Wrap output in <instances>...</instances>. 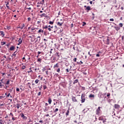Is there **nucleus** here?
I'll return each instance as SVG.
<instances>
[{
    "instance_id": "nucleus-1",
    "label": "nucleus",
    "mask_w": 124,
    "mask_h": 124,
    "mask_svg": "<svg viewBox=\"0 0 124 124\" xmlns=\"http://www.w3.org/2000/svg\"><path fill=\"white\" fill-rule=\"evenodd\" d=\"M81 98V103H84V102H85V101L86 100V99L85 98V94H82Z\"/></svg>"
},
{
    "instance_id": "nucleus-2",
    "label": "nucleus",
    "mask_w": 124,
    "mask_h": 124,
    "mask_svg": "<svg viewBox=\"0 0 124 124\" xmlns=\"http://www.w3.org/2000/svg\"><path fill=\"white\" fill-rule=\"evenodd\" d=\"M61 22H57L58 26H59V27H62V24H63V21H62V19H61Z\"/></svg>"
},
{
    "instance_id": "nucleus-3",
    "label": "nucleus",
    "mask_w": 124,
    "mask_h": 124,
    "mask_svg": "<svg viewBox=\"0 0 124 124\" xmlns=\"http://www.w3.org/2000/svg\"><path fill=\"white\" fill-rule=\"evenodd\" d=\"M20 116L21 118L23 119V120H27L28 119V117L26 116H25V115H24V113L20 114Z\"/></svg>"
},
{
    "instance_id": "nucleus-4",
    "label": "nucleus",
    "mask_w": 124,
    "mask_h": 124,
    "mask_svg": "<svg viewBox=\"0 0 124 124\" xmlns=\"http://www.w3.org/2000/svg\"><path fill=\"white\" fill-rule=\"evenodd\" d=\"M96 114L99 115V113L100 112V107H99L98 108L96 109Z\"/></svg>"
},
{
    "instance_id": "nucleus-5",
    "label": "nucleus",
    "mask_w": 124,
    "mask_h": 124,
    "mask_svg": "<svg viewBox=\"0 0 124 124\" xmlns=\"http://www.w3.org/2000/svg\"><path fill=\"white\" fill-rule=\"evenodd\" d=\"M18 44L17 45H20V44H22V42H23V40L20 38L18 41Z\"/></svg>"
},
{
    "instance_id": "nucleus-6",
    "label": "nucleus",
    "mask_w": 124,
    "mask_h": 124,
    "mask_svg": "<svg viewBox=\"0 0 124 124\" xmlns=\"http://www.w3.org/2000/svg\"><path fill=\"white\" fill-rule=\"evenodd\" d=\"M72 101H74V102H77V99H76V97L74 96L72 97Z\"/></svg>"
},
{
    "instance_id": "nucleus-7",
    "label": "nucleus",
    "mask_w": 124,
    "mask_h": 124,
    "mask_svg": "<svg viewBox=\"0 0 124 124\" xmlns=\"http://www.w3.org/2000/svg\"><path fill=\"white\" fill-rule=\"evenodd\" d=\"M114 108L115 109H119V108H120V105H119L118 104H115L114 105Z\"/></svg>"
},
{
    "instance_id": "nucleus-8",
    "label": "nucleus",
    "mask_w": 124,
    "mask_h": 124,
    "mask_svg": "<svg viewBox=\"0 0 124 124\" xmlns=\"http://www.w3.org/2000/svg\"><path fill=\"white\" fill-rule=\"evenodd\" d=\"M0 35H2V37H3L4 36V32L2 31H0Z\"/></svg>"
},
{
    "instance_id": "nucleus-9",
    "label": "nucleus",
    "mask_w": 124,
    "mask_h": 124,
    "mask_svg": "<svg viewBox=\"0 0 124 124\" xmlns=\"http://www.w3.org/2000/svg\"><path fill=\"white\" fill-rule=\"evenodd\" d=\"M40 17L42 18L43 17H47V16H46V14H43L42 15H40Z\"/></svg>"
},
{
    "instance_id": "nucleus-10",
    "label": "nucleus",
    "mask_w": 124,
    "mask_h": 124,
    "mask_svg": "<svg viewBox=\"0 0 124 124\" xmlns=\"http://www.w3.org/2000/svg\"><path fill=\"white\" fill-rule=\"evenodd\" d=\"M15 46H12L10 48V51H13V50H15Z\"/></svg>"
},
{
    "instance_id": "nucleus-11",
    "label": "nucleus",
    "mask_w": 124,
    "mask_h": 124,
    "mask_svg": "<svg viewBox=\"0 0 124 124\" xmlns=\"http://www.w3.org/2000/svg\"><path fill=\"white\" fill-rule=\"evenodd\" d=\"M89 97H90V98H94V95L92 94H90L89 95Z\"/></svg>"
},
{
    "instance_id": "nucleus-12",
    "label": "nucleus",
    "mask_w": 124,
    "mask_h": 124,
    "mask_svg": "<svg viewBox=\"0 0 124 124\" xmlns=\"http://www.w3.org/2000/svg\"><path fill=\"white\" fill-rule=\"evenodd\" d=\"M25 27V24H23L22 26L21 27H19L18 28L21 29V30H23L24 28Z\"/></svg>"
},
{
    "instance_id": "nucleus-13",
    "label": "nucleus",
    "mask_w": 124,
    "mask_h": 124,
    "mask_svg": "<svg viewBox=\"0 0 124 124\" xmlns=\"http://www.w3.org/2000/svg\"><path fill=\"white\" fill-rule=\"evenodd\" d=\"M58 31V27H57V26H55L54 27V32H56V31Z\"/></svg>"
},
{
    "instance_id": "nucleus-14",
    "label": "nucleus",
    "mask_w": 124,
    "mask_h": 124,
    "mask_svg": "<svg viewBox=\"0 0 124 124\" xmlns=\"http://www.w3.org/2000/svg\"><path fill=\"white\" fill-rule=\"evenodd\" d=\"M53 52H55V48H54V49L51 48L50 49V54H52V53H53Z\"/></svg>"
},
{
    "instance_id": "nucleus-15",
    "label": "nucleus",
    "mask_w": 124,
    "mask_h": 124,
    "mask_svg": "<svg viewBox=\"0 0 124 124\" xmlns=\"http://www.w3.org/2000/svg\"><path fill=\"white\" fill-rule=\"evenodd\" d=\"M48 102L49 104H51V103H52V99L51 98H49L48 100Z\"/></svg>"
},
{
    "instance_id": "nucleus-16",
    "label": "nucleus",
    "mask_w": 124,
    "mask_h": 124,
    "mask_svg": "<svg viewBox=\"0 0 124 124\" xmlns=\"http://www.w3.org/2000/svg\"><path fill=\"white\" fill-rule=\"evenodd\" d=\"M78 79H76L73 82L74 85H75V84H77V83H78Z\"/></svg>"
},
{
    "instance_id": "nucleus-17",
    "label": "nucleus",
    "mask_w": 124,
    "mask_h": 124,
    "mask_svg": "<svg viewBox=\"0 0 124 124\" xmlns=\"http://www.w3.org/2000/svg\"><path fill=\"white\" fill-rule=\"evenodd\" d=\"M59 54V53L57 52L54 54V56H55V57H60V55Z\"/></svg>"
},
{
    "instance_id": "nucleus-18",
    "label": "nucleus",
    "mask_w": 124,
    "mask_h": 124,
    "mask_svg": "<svg viewBox=\"0 0 124 124\" xmlns=\"http://www.w3.org/2000/svg\"><path fill=\"white\" fill-rule=\"evenodd\" d=\"M39 82H40V80H39L38 79H36L35 80V84H37Z\"/></svg>"
},
{
    "instance_id": "nucleus-19",
    "label": "nucleus",
    "mask_w": 124,
    "mask_h": 124,
    "mask_svg": "<svg viewBox=\"0 0 124 124\" xmlns=\"http://www.w3.org/2000/svg\"><path fill=\"white\" fill-rule=\"evenodd\" d=\"M114 29H115V30H116V31H120V27H114Z\"/></svg>"
},
{
    "instance_id": "nucleus-20",
    "label": "nucleus",
    "mask_w": 124,
    "mask_h": 124,
    "mask_svg": "<svg viewBox=\"0 0 124 124\" xmlns=\"http://www.w3.org/2000/svg\"><path fill=\"white\" fill-rule=\"evenodd\" d=\"M27 86H29L30 89H31V83L28 82V83L27 84Z\"/></svg>"
},
{
    "instance_id": "nucleus-21",
    "label": "nucleus",
    "mask_w": 124,
    "mask_h": 124,
    "mask_svg": "<svg viewBox=\"0 0 124 124\" xmlns=\"http://www.w3.org/2000/svg\"><path fill=\"white\" fill-rule=\"evenodd\" d=\"M86 9H87V10H88V11L91 10V7H90V6H87V7H86Z\"/></svg>"
},
{
    "instance_id": "nucleus-22",
    "label": "nucleus",
    "mask_w": 124,
    "mask_h": 124,
    "mask_svg": "<svg viewBox=\"0 0 124 124\" xmlns=\"http://www.w3.org/2000/svg\"><path fill=\"white\" fill-rule=\"evenodd\" d=\"M55 67H59V64L57 63L56 64L54 65V68H55Z\"/></svg>"
},
{
    "instance_id": "nucleus-23",
    "label": "nucleus",
    "mask_w": 124,
    "mask_h": 124,
    "mask_svg": "<svg viewBox=\"0 0 124 124\" xmlns=\"http://www.w3.org/2000/svg\"><path fill=\"white\" fill-rule=\"evenodd\" d=\"M69 114V110L68 109V110L66 111V115L67 116H68Z\"/></svg>"
},
{
    "instance_id": "nucleus-24",
    "label": "nucleus",
    "mask_w": 124,
    "mask_h": 124,
    "mask_svg": "<svg viewBox=\"0 0 124 124\" xmlns=\"http://www.w3.org/2000/svg\"><path fill=\"white\" fill-rule=\"evenodd\" d=\"M38 32H43V30L42 29H40Z\"/></svg>"
},
{
    "instance_id": "nucleus-25",
    "label": "nucleus",
    "mask_w": 124,
    "mask_h": 124,
    "mask_svg": "<svg viewBox=\"0 0 124 124\" xmlns=\"http://www.w3.org/2000/svg\"><path fill=\"white\" fill-rule=\"evenodd\" d=\"M5 42H1V45H2V46H3V45H5Z\"/></svg>"
},
{
    "instance_id": "nucleus-26",
    "label": "nucleus",
    "mask_w": 124,
    "mask_h": 124,
    "mask_svg": "<svg viewBox=\"0 0 124 124\" xmlns=\"http://www.w3.org/2000/svg\"><path fill=\"white\" fill-rule=\"evenodd\" d=\"M42 59L41 58H38L37 60V62H41Z\"/></svg>"
},
{
    "instance_id": "nucleus-27",
    "label": "nucleus",
    "mask_w": 124,
    "mask_h": 124,
    "mask_svg": "<svg viewBox=\"0 0 124 124\" xmlns=\"http://www.w3.org/2000/svg\"><path fill=\"white\" fill-rule=\"evenodd\" d=\"M58 111H59V108H56L54 110V113H56V112H58Z\"/></svg>"
},
{
    "instance_id": "nucleus-28",
    "label": "nucleus",
    "mask_w": 124,
    "mask_h": 124,
    "mask_svg": "<svg viewBox=\"0 0 124 124\" xmlns=\"http://www.w3.org/2000/svg\"><path fill=\"white\" fill-rule=\"evenodd\" d=\"M8 4H9V2H7V3L6 4V6L7 8H9V6H8Z\"/></svg>"
},
{
    "instance_id": "nucleus-29",
    "label": "nucleus",
    "mask_w": 124,
    "mask_h": 124,
    "mask_svg": "<svg viewBox=\"0 0 124 124\" xmlns=\"http://www.w3.org/2000/svg\"><path fill=\"white\" fill-rule=\"evenodd\" d=\"M0 124H3V121L2 120H0Z\"/></svg>"
},
{
    "instance_id": "nucleus-30",
    "label": "nucleus",
    "mask_w": 124,
    "mask_h": 124,
    "mask_svg": "<svg viewBox=\"0 0 124 124\" xmlns=\"http://www.w3.org/2000/svg\"><path fill=\"white\" fill-rule=\"evenodd\" d=\"M107 44L109 45V39L108 38L107 40Z\"/></svg>"
},
{
    "instance_id": "nucleus-31",
    "label": "nucleus",
    "mask_w": 124,
    "mask_h": 124,
    "mask_svg": "<svg viewBox=\"0 0 124 124\" xmlns=\"http://www.w3.org/2000/svg\"><path fill=\"white\" fill-rule=\"evenodd\" d=\"M49 24H50V25H53V24H54V22H53V21H49Z\"/></svg>"
},
{
    "instance_id": "nucleus-32",
    "label": "nucleus",
    "mask_w": 124,
    "mask_h": 124,
    "mask_svg": "<svg viewBox=\"0 0 124 124\" xmlns=\"http://www.w3.org/2000/svg\"><path fill=\"white\" fill-rule=\"evenodd\" d=\"M44 112H47V111H48V109H47V108H46L44 109Z\"/></svg>"
},
{
    "instance_id": "nucleus-33",
    "label": "nucleus",
    "mask_w": 124,
    "mask_h": 124,
    "mask_svg": "<svg viewBox=\"0 0 124 124\" xmlns=\"http://www.w3.org/2000/svg\"><path fill=\"white\" fill-rule=\"evenodd\" d=\"M43 88H44V90H46V89H47V86L46 85H44Z\"/></svg>"
},
{
    "instance_id": "nucleus-34",
    "label": "nucleus",
    "mask_w": 124,
    "mask_h": 124,
    "mask_svg": "<svg viewBox=\"0 0 124 124\" xmlns=\"http://www.w3.org/2000/svg\"><path fill=\"white\" fill-rule=\"evenodd\" d=\"M26 68V66L23 65L22 66V69H25Z\"/></svg>"
},
{
    "instance_id": "nucleus-35",
    "label": "nucleus",
    "mask_w": 124,
    "mask_h": 124,
    "mask_svg": "<svg viewBox=\"0 0 124 124\" xmlns=\"http://www.w3.org/2000/svg\"><path fill=\"white\" fill-rule=\"evenodd\" d=\"M119 26L121 27V28H123V23H120Z\"/></svg>"
},
{
    "instance_id": "nucleus-36",
    "label": "nucleus",
    "mask_w": 124,
    "mask_h": 124,
    "mask_svg": "<svg viewBox=\"0 0 124 124\" xmlns=\"http://www.w3.org/2000/svg\"><path fill=\"white\" fill-rule=\"evenodd\" d=\"M17 109H19V108H20V105H19V104H17Z\"/></svg>"
},
{
    "instance_id": "nucleus-37",
    "label": "nucleus",
    "mask_w": 124,
    "mask_h": 124,
    "mask_svg": "<svg viewBox=\"0 0 124 124\" xmlns=\"http://www.w3.org/2000/svg\"><path fill=\"white\" fill-rule=\"evenodd\" d=\"M10 82V81L9 80H8L6 82V85H9Z\"/></svg>"
},
{
    "instance_id": "nucleus-38",
    "label": "nucleus",
    "mask_w": 124,
    "mask_h": 124,
    "mask_svg": "<svg viewBox=\"0 0 124 124\" xmlns=\"http://www.w3.org/2000/svg\"><path fill=\"white\" fill-rule=\"evenodd\" d=\"M2 87V83H1V82L0 81V88H1Z\"/></svg>"
},
{
    "instance_id": "nucleus-39",
    "label": "nucleus",
    "mask_w": 124,
    "mask_h": 124,
    "mask_svg": "<svg viewBox=\"0 0 124 124\" xmlns=\"http://www.w3.org/2000/svg\"><path fill=\"white\" fill-rule=\"evenodd\" d=\"M109 21H111V22H114V19L113 18H110L109 19Z\"/></svg>"
},
{
    "instance_id": "nucleus-40",
    "label": "nucleus",
    "mask_w": 124,
    "mask_h": 124,
    "mask_svg": "<svg viewBox=\"0 0 124 124\" xmlns=\"http://www.w3.org/2000/svg\"><path fill=\"white\" fill-rule=\"evenodd\" d=\"M29 121L28 122V123H32V121H31V119H29Z\"/></svg>"
},
{
    "instance_id": "nucleus-41",
    "label": "nucleus",
    "mask_w": 124,
    "mask_h": 124,
    "mask_svg": "<svg viewBox=\"0 0 124 124\" xmlns=\"http://www.w3.org/2000/svg\"><path fill=\"white\" fill-rule=\"evenodd\" d=\"M38 95H41V92H39L38 93Z\"/></svg>"
},
{
    "instance_id": "nucleus-42",
    "label": "nucleus",
    "mask_w": 124,
    "mask_h": 124,
    "mask_svg": "<svg viewBox=\"0 0 124 124\" xmlns=\"http://www.w3.org/2000/svg\"><path fill=\"white\" fill-rule=\"evenodd\" d=\"M74 62H76V61H77V58H75L74 60H73Z\"/></svg>"
},
{
    "instance_id": "nucleus-43",
    "label": "nucleus",
    "mask_w": 124,
    "mask_h": 124,
    "mask_svg": "<svg viewBox=\"0 0 124 124\" xmlns=\"http://www.w3.org/2000/svg\"><path fill=\"white\" fill-rule=\"evenodd\" d=\"M43 29H48V26H46L44 27H43Z\"/></svg>"
},
{
    "instance_id": "nucleus-44",
    "label": "nucleus",
    "mask_w": 124,
    "mask_h": 124,
    "mask_svg": "<svg viewBox=\"0 0 124 124\" xmlns=\"http://www.w3.org/2000/svg\"><path fill=\"white\" fill-rule=\"evenodd\" d=\"M85 25H86V23L84 22L82 24L83 27H84V26H85Z\"/></svg>"
},
{
    "instance_id": "nucleus-45",
    "label": "nucleus",
    "mask_w": 124,
    "mask_h": 124,
    "mask_svg": "<svg viewBox=\"0 0 124 124\" xmlns=\"http://www.w3.org/2000/svg\"><path fill=\"white\" fill-rule=\"evenodd\" d=\"M57 71L58 72H60V71H61V70L60 69V68H58V69H57Z\"/></svg>"
},
{
    "instance_id": "nucleus-46",
    "label": "nucleus",
    "mask_w": 124,
    "mask_h": 124,
    "mask_svg": "<svg viewBox=\"0 0 124 124\" xmlns=\"http://www.w3.org/2000/svg\"><path fill=\"white\" fill-rule=\"evenodd\" d=\"M34 30H35V28H32L31 29V31H34Z\"/></svg>"
},
{
    "instance_id": "nucleus-47",
    "label": "nucleus",
    "mask_w": 124,
    "mask_h": 124,
    "mask_svg": "<svg viewBox=\"0 0 124 124\" xmlns=\"http://www.w3.org/2000/svg\"><path fill=\"white\" fill-rule=\"evenodd\" d=\"M40 23H41V20L37 21V24H40Z\"/></svg>"
},
{
    "instance_id": "nucleus-48",
    "label": "nucleus",
    "mask_w": 124,
    "mask_h": 124,
    "mask_svg": "<svg viewBox=\"0 0 124 124\" xmlns=\"http://www.w3.org/2000/svg\"><path fill=\"white\" fill-rule=\"evenodd\" d=\"M31 17H28V21H31Z\"/></svg>"
},
{
    "instance_id": "nucleus-49",
    "label": "nucleus",
    "mask_w": 124,
    "mask_h": 124,
    "mask_svg": "<svg viewBox=\"0 0 124 124\" xmlns=\"http://www.w3.org/2000/svg\"><path fill=\"white\" fill-rule=\"evenodd\" d=\"M12 120H13V121H15L16 120V118L13 117Z\"/></svg>"
},
{
    "instance_id": "nucleus-50",
    "label": "nucleus",
    "mask_w": 124,
    "mask_h": 124,
    "mask_svg": "<svg viewBox=\"0 0 124 124\" xmlns=\"http://www.w3.org/2000/svg\"><path fill=\"white\" fill-rule=\"evenodd\" d=\"M4 97L2 96H0V99H2V98H3Z\"/></svg>"
},
{
    "instance_id": "nucleus-51",
    "label": "nucleus",
    "mask_w": 124,
    "mask_h": 124,
    "mask_svg": "<svg viewBox=\"0 0 124 124\" xmlns=\"http://www.w3.org/2000/svg\"><path fill=\"white\" fill-rule=\"evenodd\" d=\"M16 92H20V89H19V88H17Z\"/></svg>"
},
{
    "instance_id": "nucleus-52",
    "label": "nucleus",
    "mask_w": 124,
    "mask_h": 124,
    "mask_svg": "<svg viewBox=\"0 0 124 124\" xmlns=\"http://www.w3.org/2000/svg\"><path fill=\"white\" fill-rule=\"evenodd\" d=\"M27 9H29V10H31V7L27 8Z\"/></svg>"
},
{
    "instance_id": "nucleus-53",
    "label": "nucleus",
    "mask_w": 124,
    "mask_h": 124,
    "mask_svg": "<svg viewBox=\"0 0 124 124\" xmlns=\"http://www.w3.org/2000/svg\"><path fill=\"white\" fill-rule=\"evenodd\" d=\"M10 95V93H9V94L7 95V97H8Z\"/></svg>"
},
{
    "instance_id": "nucleus-54",
    "label": "nucleus",
    "mask_w": 124,
    "mask_h": 124,
    "mask_svg": "<svg viewBox=\"0 0 124 124\" xmlns=\"http://www.w3.org/2000/svg\"><path fill=\"white\" fill-rule=\"evenodd\" d=\"M90 4H93V1H90Z\"/></svg>"
},
{
    "instance_id": "nucleus-55",
    "label": "nucleus",
    "mask_w": 124,
    "mask_h": 124,
    "mask_svg": "<svg viewBox=\"0 0 124 124\" xmlns=\"http://www.w3.org/2000/svg\"><path fill=\"white\" fill-rule=\"evenodd\" d=\"M38 55H40V54H41V52L38 51Z\"/></svg>"
},
{
    "instance_id": "nucleus-56",
    "label": "nucleus",
    "mask_w": 124,
    "mask_h": 124,
    "mask_svg": "<svg viewBox=\"0 0 124 124\" xmlns=\"http://www.w3.org/2000/svg\"><path fill=\"white\" fill-rule=\"evenodd\" d=\"M109 95H110V93H108V94L107 95V96L108 97Z\"/></svg>"
},
{
    "instance_id": "nucleus-57",
    "label": "nucleus",
    "mask_w": 124,
    "mask_h": 124,
    "mask_svg": "<svg viewBox=\"0 0 124 124\" xmlns=\"http://www.w3.org/2000/svg\"><path fill=\"white\" fill-rule=\"evenodd\" d=\"M48 31H51V28H48Z\"/></svg>"
},
{
    "instance_id": "nucleus-58",
    "label": "nucleus",
    "mask_w": 124,
    "mask_h": 124,
    "mask_svg": "<svg viewBox=\"0 0 124 124\" xmlns=\"http://www.w3.org/2000/svg\"><path fill=\"white\" fill-rule=\"evenodd\" d=\"M66 71H67V72H69V70H68V69H66Z\"/></svg>"
},
{
    "instance_id": "nucleus-59",
    "label": "nucleus",
    "mask_w": 124,
    "mask_h": 124,
    "mask_svg": "<svg viewBox=\"0 0 124 124\" xmlns=\"http://www.w3.org/2000/svg\"><path fill=\"white\" fill-rule=\"evenodd\" d=\"M46 75H48V71H46Z\"/></svg>"
},
{
    "instance_id": "nucleus-60",
    "label": "nucleus",
    "mask_w": 124,
    "mask_h": 124,
    "mask_svg": "<svg viewBox=\"0 0 124 124\" xmlns=\"http://www.w3.org/2000/svg\"><path fill=\"white\" fill-rule=\"evenodd\" d=\"M96 57H99V54H97L96 55Z\"/></svg>"
},
{
    "instance_id": "nucleus-61",
    "label": "nucleus",
    "mask_w": 124,
    "mask_h": 124,
    "mask_svg": "<svg viewBox=\"0 0 124 124\" xmlns=\"http://www.w3.org/2000/svg\"><path fill=\"white\" fill-rule=\"evenodd\" d=\"M42 79H43V77H42L40 78L41 81H42Z\"/></svg>"
},
{
    "instance_id": "nucleus-62",
    "label": "nucleus",
    "mask_w": 124,
    "mask_h": 124,
    "mask_svg": "<svg viewBox=\"0 0 124 124\" xmlns=\"http://www.w3.org/2000/svg\"><path fill=\"white\" fill-rule=\"evenodd\" d=\"M45 105H46V106H48V103H46Z\"/></svg>"
},
{
    "instance_id": "nucleus-63",
    "label": "nucleus",
    "mask_w": 124,
    "mask_h": 124,
    "mask_svg": "<svg viewBox=\"0 0 124 124\" xmlns=\"http://www.w3.org/2000/svg\"><path fill=\"white\" fill-rule=\"evenodd\" d=\"M121 9H122V10H124V7H121Z\"/></svg>"
},
{
    "instance_id": "nucleus-64",
    "label": "nucleus",
    "mask_w": 124,
    "mask_h": 124,
    "mask_svg": "<svg viewBox=\"0 0 124 124\" xmlns=\"http://www.w3.org/2000/svg\"><path fill=\"white\" fill-rule=\"evenodd\" d=\"M39 123H43V121H42V120H41L39 122Z\"/></svg>"
}]
</instances>
